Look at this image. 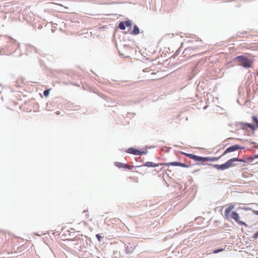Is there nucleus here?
<instances>
[{"mask_svg": "<svg viewBox=\"0 0 258 258\" xmlns=\"http://www.w3.org/2000/svg\"><path fill=\"white\" fill-rule=\"evenodd\" d=\"M235 60L238 62V65L244 68H250L252 66V60L245 55H239L236 57Z\"/></svg>", "mask_w": 258, "mask_h": 258, "instance_id": "1", "label": "nucleus"}, {"mask_svg": "<svg viewBox=\"0 0 258 258\" xmlns=\"http://www.w3.org/2000/svg\"><path fill=\"white\" fill-rule=\"evenodd\" d=\"M231 217L233 218L238 224L240 225H244L246 227H247V225L244 222L242 221H239V215L238 213L235 212H232L231 213Z\"/></svg>", "mask_w": 258, "mask_h": 258, "instance_id": "2", "label": "nucleus"}, {"mask_svg": "<svg viewBox=\"0 0 258 258\" xmlns=\"http://www.w3.org/2000/svg\"><path fill=\"white\" fill-rule=\"evenodd\" d=\"M242 148H241L240 146H239L238 145H235L230 146V147L227 148L225 150V151L224 152L222 155H224L228 153L234 152V151H237V150L242 149Z\"/></svg>", "mask_w": 258, "mask_h": 258, "instance_id": "3", "label": "nucleus"}, {"mask_svg": "<svg viewBox=\"0 0 258 258\" xmlns=\"http://www.w3.org/2000/svg\"><path fill=\"white\" fill-rule=\"evenodd\" d=\"M235 161L243 162L244 160L236 157L230 159L226 162L228 168L235 166L236 164L234 163Z\"/></svg>", "mask_w": 258, "mask_h": 258, "instance_id": "4", "label": "nucleus"}, {"mask_svg": "<svg viewBox=\"0 0 258 258\" xmlns=\"http://www.w3.org/2000/svg\"><path fill=\"white\" fill-rule=\"evenodd\" d=\"M123 245L125 248V253L128 254L132 253L136 247L135 245H133L130 243H128L127 245L124 244Z\"/></svg>", "mask_w": 258, "mask_h": 258, "instance_id": "5", "label": "nucleus"}, {"mask_svg": "<svg viewBox=\"0 0 258 258\" xmlns=\"http://www.w3.org/2000/svg\"><path fill=\"white\" fill-rule=\"evenodd\" d=\"M211 165H212V166L214 168H215L218 170H224L229 168L226 162L223 164H221V165L211 164Z\"/></svg>", "mask_w": 258, "mask_h": 258, "instance_id": "6", "label": "nucleus"}, {"mask_svg": "<svg viewBox=\"0 0 258 258\" xmlns=\"http://www.w3.org/2000/svg\"><path fill=\"white\" fill-rule=\"evenodd\" d=\"M162 164H161V163L156 164V163H154L152 162L148 161V162H146L144 165H142L141 166H137V167H141L142 166H147L149 167H155L158 166L159 165H162Z\"/></svg>", "mask_w": 258, "mask_h": 258, "instance_id": "7", "label": "nucleus"}, {"mask_svg": "<svg viewBox=\"0 0 258 258\" xmlns=\"http://www.w3.org/2000/svg\"><path fill=\"white\" fill-rule=\"evenodd\" d=\"M127 152L135 155H139L140 151L134 148H130L128 149Z\"/></svg>", "mask_w": 258, "mask_h": 258, "instance_id": "8", "label": "nucleus"}, {"mask_svg": "<svg viewBox=\"0 0 258 258\" xmlns=\"http://www.w3.org/2000/svg\"><path fill=\"white\" fill-rule=\"evenodd\" d=\"M185 155L187 157H189L190 159L194 160L196 161H198V157H199L198 156H197V155H195L194 154H188V153H185Z\"/></svg>", "mask_w": 258, "mask_h": 258, "instance_id": "9", "label": "nucleus"}, {"mask_svg": "<svg viewBox=\"0 0 258 258\" xmlns=\"http://www.w3.org/2000/svg\"><path fill=\"white\" fill-rule=\"evenodd\" d=\"M234 205H230L228 208H227L224 212L225 216H227V215L229 214V213L230 212V211L234 209Z\"/></svg>", "mask_w": 258, "mask_h": 258, "instance_id": "10", "label": "nucleus"}, {"mask_svg": "<svg viewBox=\"0 0 258 258\" xmlns=\"http://www.w3.org/2000/svg\"><path fill=\"white\" fill-rule=\"evenodd\" d=\"M140 30L139 27L137 25L134 26V29L132 31L131 34L133 35H137L139 33Z\"/></svg>", "mask_w": 258, "mask_h": 258, "instance_id": "11", "label": "nucleus"}, {"mask_svg": "<svg viewBox=\"0 0 258 258\" xmlns=\"http://www.w3.org/2000/svg\"><path fill=\"white\" fill-rule=\"evenodd\" d=\"M162 164H164L167 166H169V165L179 166V162H169V163H163Z\"/></svg>", "mask_w": 258, "mask_h": 258, "instance_id": "12", "label": "nucleus"}, {"mask_svg": "<svg viewBox=\"0 0 258 258\" xmlns=\"http://www.w3.org/2000/svg\"><path fill=\"white\" fill-rule=\"evenodd\" d=\"M244 125H246L247 128H249L253 131H254L256 129L255 126L252 123L245 122L244 123Z\"/></svg>", "mask_w": 258, "mask_h": 258, "instance_id": "13", "label": "nucleus"}, {"mask_svg": "<svg viewBox=\"0 0 258 258\" xmlns=\"http://www.w3.org/2000/svg\"><path fill=\"white\" fill-rule=\"evenodd\" d=\"M118 28L121 30H124L125 29L124 22L123 21L120 22L119 23Z\"/></svg>", "mask_w": 258, "mask_h": 258, "instance_id": "14", "label": "nucleus"}, {"mask_svg": "<svg viewBox=\"0 0 258 258\" xmlns=\"http://www.w3.org/2000/svg\"><path fill=\"white\" fill-rule=\"evenodd\" d=\"M115 165L117 167H118L119 168H124V166L125 165V164H124L122 163L118 162L115 163Z\"/></svg>", "mask_w": 258, "mask_h": 258, "instance_id": "15", "label": "nucleus"}, {"mask_svg": "<svg viewBox=\"0 0 258 258\" xmlns=\"http://www.w3.org/2000/svg\"><path fill=\"white\" fill-rule=\"evenodd\" d=\"M124 22L125 27H131L132 23L130 20L125 21Z\"/></svg>", "mask_w": 258, "mask_h": 258, "instance_id": "16", "label": "nucleus"}, {"mask_svg": "<svg viewBox=\"0 0 258 258\" xmlns=\"http://www.w3.org/2000/svg\"><path fill=\"white\" fill-rule=\"evenodd\" d=\"M50 90L49 89L45 90L43 92V95L45 97H47L49 94Z\"/></svg>", "mask_w": 258, "mask_h": 258, "instance_id": "17", "label": "nucleus"}, {"mask_svg": "<svg viewBox=\"0 0 258 258\" xmlns=\"http://www.w3.org/2000/svg\"><path fill=\"white\" fill-rule=\"evenodd\" d=\"M198 161L202 163L205 162V157L199 156Z\"/></svg>", "mask_w": 258, "mask_h": 258, "instance_id": "18", "label": "nucleus"}, {"mask_svg": "<svg viewBox=\"0 0 258 258\" xmlns=\"http://www.w3.org/2000/svg\"><path fill=\"white\" fill-rule=\"evenodd\" d=\"M134 166L132 165H126L125 164L124 166V168L127 169L128 170H132L134 168Z\"/></svg>", "mask_w": 258, "mask_h": 258, "instance_id": "19", "label": "nucleus"}, {"mask_svg": "<svg viewBox=\"0 0 258 258\" xmlns=\"http://www.w3.org/2000/svg\"><path fill=\"white\" fill-rule=\"evenodd\" d=\"M223 249H222V248L217 249H215V250H214L213 253H218L219 252H221V251H223Z\"/></svg>", "mask_w": 258, "mask_h": 258, "instance_id": "20", "label": "nucleus"}, {"mask_svg": "<svg viewBox=\"0 0 258 258\" xmlns=\"http://www.w3.org/2000/svg\"><path fill=\"white\" fill-rule=\"evenodd\" d=\"M179 166H181L182 167H186V168L188 167L187 165L185 164L184 163H181V162H179Z\"/></svg>", "mask_w": 258, "mask_h": 258, "instance_id": "21", "label": "nucleus"}, {"mask_svg": "<svg viewBox=\"0 0 258 258\" xmlns=\"http://www.w3.org/2000/svg\"><path fill=\"white\" fill-rule=\"evenodd\" d=\"M148 150L147 149H146L145 150L143 151H140V154H139V155H143V154H147L148 153Z\"/></svg>", "mask_w": 258, "mask_h": 258, "instance_id": "22", "label": "nucleus"}, {"mask_svg": "<svg viewBox=\"0 0 258 258\" xmlns=\"http://www.w3.org/2000/svg\"><path fill=\"white\" fill-rule=\"evenodd\" d=\"M96 237L97 238V239L99 241H101V238H102L101 236H100L99 234H97L96 235Z\"/></svg>", "mask_w": 258, "mask_h": 258, "instance_id": "23", "label": "nucleus"}, {"mask_svg": "<svg viewBox=\"0 0 258 258\" xmlns=\"http://www.w3.org/2000/svg\"><path fill=\"white\" fill-rule=\"evenodd\" d=\"M253 238L256 239L258 238V231H257L253 236Z\"/></svg>", "mask_w": 258, "mask_h": 258, "instance_id": "24", "label": "nucleus"}, {"mask_svg": "<svg viewBox=\"0 0 258 258\" xmlns=\"http://www.w3.org/2000/svg\"><path fill=\"white\" fill-rule=\"evenodd\" d=\"M220 157H218V158H216V157H211V162H212V161H217V160L219 159V158H220Z\"/></svg>", "mask_w": 258, "mask_h": 258, "instance_id": "25", "label": "nucleus"}, {"mask_svg": "<svg viewBox=\"0 0 258 258\" xmlns=\"http://www.w3.org/2000/svg\"><path fill=\"white\" fill-rule=\"evenodd\" d=\"M206 161H211V157H205V162H206Z\"/></svg>", "mask_w": 258, "mask_h": 258, "instance_id": "26", "label": "nucleus"}, {"mask_svg": "<svg viewBox=\"0 0 258 258\" xmlns=\"http://www.w3.org/2000/svg\"><path fill=\"white\" fill-rule=\"evenodd\" d=\"M244 123H245V122H242V123H241V125H242V128H243L244 130H245V129H247V126H246V125H244Z\"/></svg>", "mask_w": 258, "mask_h": 258, "instance_id": "27", "label": "nucleus"}, {"mask_svg": "<svg viewBox=\"0 0 258 258\" xmlns=\"http://www.w3.org/2000/svg\"><path fill=\"white\" fill-rule=\"evenodd\" d=\"M24 257H25V256L22 255L21 254L19 255H17V258H24Z\"/></svg>", "mask_w": 258, "mask_h": 258, "instance_id": "28", "label": "nucleus"}, {"mask_svg": "<svg viewBox=\"0 0 258 258\" xmlns=\"http://www.w3.org/2000/svg\"><path fill=\"white\" fill-rule=\"evenodd\" d=\"M253 213H254V214H255V215H258V211H255V210H254V211H253Z\"/></svg>", "mask_w": 258, "mask_h": 258, "instance_id": "29", "label": "nucleus"}, {"mask_svg": "<svg viewBox=\"0 0 258 258\" xmlns=\"http://www.w3.org/2000/svg\"><path fill=\"white\" fill-rule=\"evenodd\" d=\"M255 158H258V154L255 155Z\"/></svg>", "mask_w": 258, "mask_h": 258, "instance_id": "30", "label": "nucleus"}, {"mask_svg": "<svg viewBox=\"0 0 258 258\" xmlns=\"http://www.w3.org/2000/svg\"><path fill=\"white\" fill-rule=\"evenodd\" d=\"M56 113L57 114H60V113H59V111H57V112H56Z\"/></svg>", "mask_w": 258, "mask_h": 258, "instance_id": "31", "label": "nucleus"}, {"mask_svg": "<svg viewBox=\"0 0 258 258\" xmlns=\"http://www.w3.org/2000/svg\"><path fill=\"white\" fill-rule=\"evenodd\" d=\"M86 210H84L83 212H86Z\"/></svg>", "mask_w": 258, "mask_h": 258, "instance_id": "32", "label": "nucleus"}]
</instances>
